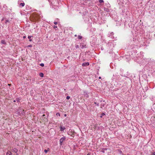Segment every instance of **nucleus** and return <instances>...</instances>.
<instances>
[{
	"mask_svg": "<svg viewBox=\"0 0 155 155\" xmlns=\"http://www.w3.org/2000/svg\"><path fill=\"white\" fill-rule=\"evenodd\" d=\"M66 139V138L65 137H64L60 139V145H62V143Z\"/></svg>",
	"mask_w": 155,
	"mask_h": 155,
	"instance_id": "nucleus-1",
	"label": "nucleus"
},
{
	"mask_svg": "<svg viewBox=\"0 0 155 155\" xmlns=\"http://www.w3.org/2000/svg\"><path fill=\"white\" fill-rule=\"evenodd\" d=\"M89 62H84L82 64V65L83 66H87L89 65Z\"/></svg>",
	"mask_w": 155,
	"mask_h": 155,
	"instance_id": "nucleus-2",
	"label": "nucleus"
},
{
	"mask_svg": "<svg viewBox=\"0 0 155 155\" xmlns=\"http://www.w3.org/2000/svg\"><path fill=\"white\" fill-rule=\"evenodd\" d=\"M60 130L61 131H63L65 129V128L64 127H63L62 126H60Z\"/></svg>",
	"mask_w": 155,
	"mask_h": 155,
	"instance_id": "nucleus-3",
	"label": "nucleus"
},
{
	"mask_svg": "<svg viewBox=\"0 0 155 155\" xmlns=\"http://www.w3.org/2000/svg\"><path fill=\"white\" fill-rule=\"evenodd\" d=\"M107 150V149L105 148H103V149H102L101 150V152L103 153H104L105 152V150Z\"/></svg>",
	"mask_w": 155,
	"mask_h": 155,
	"instance_id": "nucleus-4",
	"label": "nucleus"
},
{
	"mask_svg": "<svg viewBox=\"0 0 155 155\" xmlns=\"http://www.w3.org/2000/svg\"><path fill=\"white\" fill-rule=\"evenodd\" d=\"M1 43L3 44H4V45H5L6 44V43L5 41L4 40H1Z\"/></svg>",
	"mask_w": 155,
	"mask_h": 155,
	"instance_id": "nucleus-5",
	"label": "nucleus"
},
{
	"mask_svg": "<svg viewBox=\"0 0 155 155\" xmlns=\"http://www.w3.org/2000/svg\"><path fill=\"white\" fill-rule=\"evenodd\" d=\"M87 47L86 45H82L81 46V48L83 49L84 48H86Z\"/></svg>",
	"mask_w": 155,
	"mask_h": 155,
	"instance_id": "nucleus-6",
	"label": "nucleus"
},
{
	"mask_svg": "<svg viewBox=\"0 0 155 155\" xmlns=\"http://www.w3.org/2000/svg\"><path fill=\"white\" fill-rule=\"evenodd\" d=\"M39 76L41 78L44 77V74L42 73H39Z\"/></svg>",
	"mask_w": 155,
	"mask_h": 155,
	"instance_id": "nucleus-7",
	"label": "nucleus"
},
{
	"mask_svg": "<svg viewBox=\"0 0 155 155\" xmlns=\"http://www.w3.org/2000/svg\"><path fill=\"white\" fill-rule=\"evenodd\" d=\"M31 37H32V36H28V38L29 39V41H32V39H31Z\"/></svg>",
	"mask_w": 155,
	"mask_h": 155,
	"instance_id": "nucleus-8",
	"label": "nucleus"
},
{
	"mask_svg": "<svg viewBox=\"0 0 155 155\" xmlns=\"http://www.w3.org/2000/svg\"><path fill=\"white\" fill-rule=\"evenodd\" d=\"M11 153L10 151H8L6 153V155H11Z\"/></svg>",
	"mask_w": 155,
	"mask_h": 155,
	"instance_id": "nucleus-9",
	"label": "nucleus"
},
{
	"mask_svg": "<svg viewBox=\"0 0 155 155\" xmlns=\"http://www.w3.org/2000/svg\"><path fill=\"white\" fill-rule=\"evenodd\" d=\"M25 5V4L24 3H22L20 4V6L23 7Z\"/></svg>",
	"mask_w": 155,
	"mask_h": 155,
	"instance_id": "nucleus-10",
	"label": "nucleus"
},
{
	"mask_svg": "<svg viewBox=\"0 0 155 155\" xmlns=\"http://www.w3.org/2000/svg\"><path fill=\"white\" fill-rule=\"evenodd\" d=\"M45 114H44L42 115V117H44L45 119V121L47 120V118H45Z\"/></svg>",
	"mask_w": 155,
	"mask_h": 155,
	"instance_id": "nucleus-11",
	"label": "nucleus"
},
{
	"mask_svg": "<svg viewBox=\"0 0 155 155\" xmlns=\"http://www.w3.org/2000/svg\"><path fill=\"white\" fill-rule=\"evenodd\" d=\"M16 101L18 103L20 102V99L19 98H16Z\"/></svg>",
	"mask_w": 155,
	"mask_h": 155,
	"instance_id": "nucleus-12",
	"label": "nucleus"
},
{
	"mask_svg": "<svg viewBox=\"0 0 155 155\" xmlns=\"http://www.w3.org/2000/svg\"><path fill=\"white\" fill-rule=\"evenodd\" d=\"M105 115V114L104 113H102L101 114V115L100 116V117L101 118H102L103 117V116H104Z\"/></svg>",
	"mask_w": 155,
	"mask_h": 155,
	"instance_id": "nucleus-13",
	"label": "nucleus"
},
{
	"mask_svg": "<svg viewBox=\"0 0 155 155\" xmlns=\"http://www.w3.org/2000/svg\"><path fill=\"white\" fill-rule=\"evenodd\" d=\"M78 39H81L82 38V37L80 35H78Z\"/></svg>",
	"mask_w": 155,
	"mask_h": 155,
	"instance_id": "nucleus-14",
	"label": "nucleus"
},
{
	"mask_svg": "<svg viewBox=\"0 0 155 155\" xmlns=\"http://www.w3.org/2000/svg\"><path fill=\"white\" fill-rule=\"evenodd\" d=\"M13 151L15 152V153H16L17 151V150L16 148H14L13 149Z\"/></svg>",
	"mask_w": 155,
	"mask_h": 155,
	"instance_id": "nucleus-15",
	"label": "nucleus"
},
{
	"mask_svg": "<svg viewBox=\"0 0 155 155\" xmlns=\"http://www.w3.org/2000/svg\"><path fill=\"white\" fill-rule=\"evenodd\" d=\"M116 76H115V75H114L113 76V77H112V80H114L115 79V78L116 77Z\"/></svg>",
	"mask_w": 155,
	"mask_h": 155,
	"instance_id": "nucleus-16",
	"label": "nucleus"
},
{
	"mask_svg": "<svg viewBox=\"0 0 155 155\" xmlns=\"http://www.w3.org/2000/svg\"><path fill=\"white\" fill-rule=\"evenodd\" d=\"M40 65L41 67H43L44 66V64L43 63H41L40 64Z\"/></svg>",
	"mask_w": 155,
	"mask_h": 155,
	"instance_id": "nucleus-17",
	"label": "nucleus"
},
{
	"mask_svg": "<svg viewBox=\"0 0 155 155\" xmlns=\"http://www.w3.org/2000/svg\"><path fill=\"white\" fill-rule=\"evenodd\" d=\"M75 48H79V45H75Z\"/></svg>",
	"mask_w": 155,
	"mask_h": 155,
	"instance_id": "nucleus-18",
	"label": "nucleus"
},
{
	"mask_svg": "<svg viewBox=\"0 0 155 155\" xmlns=\"http://www.w3.org/2000/svg\"><path fill=\"white\" fill-rule=\"evenodd\" d=\"M9 22V21L8 20H6L5 23V24H6L7 22Z\"/></svg>",
	"mask_w": 155,
	"mask_h": 155,
	"instance_id": "nucleus-19",
	"label": "nucleus"
},
{
	"mask_svg": "<svg viewBox=\"0 0 155 155\" xmlns=\"http://www.w3.org/2000/svg\"><path fill=\"white\" fill-rule=\"evenodd\" d=\"M99 2L100 3H102L104 2V1L103 0H99Z\"/></svg>",
	"mask_w": 155,
	"mask_h": 155,
	"instance_id": "nucleus-20",
	"label": "nucleus"
},
{
	"mask_svg": "<svg viewBox=\"0 0 155 155\" xmlns=\"http://www.w3.org/2000/svg\"><path fill=\"white\" fill-rule=\"evenodd\" d=\"M56 115L57 116H60V114L59 113H56Z\"/></svg>",
	"mask_w": 155,
	"mask_h": 155,
	"instance_id": "nucleus-21",
	"label": "nucleus"
},
{
	"mask_svg": "<svg viewBox=\"0 0 155 155\" xmlns=\"http://www.w3.org/2000/svg\"><path fill=\"white\" fill-rule=\"evenodd\" d=\"M70 98V97L69 96H67L66 97V99L67 100H69Z\"/></svg>",
	"mask_w": 155,
	"mask_h": 155,
	"instance_id": "nucleus-22",
	"label": "nucleus"
},
{
	"mask_svg": "<svg viewBox=\"0 0 155 155\" xmlns=\"http://www.w3.org/2000/svg\"><path fill=\"white\" fill-rule=\"evenodd\" d=\"M48 150H46V149L45 150H44V152L45 153H47L48 152Z\"/></svg>",
	"mask_w": 155,
	"mask_h": 155,
	"instance_id": "nucleus-23",
	"label": "nucleus"
},
{
	"mask_svg": "<svg viewBox=\"0 0 155 155\" xmlns=\"http://www.w3.org/2000/svg\"><path fill=\"white\" fill-rule=\"evenodd\" d=\"M32 47V45H28L27 47Z\"/></svg>",
	"mask_w": 155,
	"mask_h": 155,
	"instance_id": "nucleus-24",
	"label": "nucleus"
},
{
	"mask_svg": "<svg viewBox=\"0 0 155 155\" xmlns=\"http://www.w3.org/2000/svg\"><path fill=\"white\" fill-rule=\"evenodd\" d=\"M54 23L55 25H56L58 24V22H54Z\"/></svg>",
	"mask_w": 155,
	"mask_h": 155,
	"instance_id": "nucleus-25",
	"label": "nucleus"
},
{
	"mask_svg": "<svg viewBox=\"0 0 155 155\" xmlns=\"http://www.w3.org/2000/svg\"><path fill=\"white\" fill-rule=\"evenodd\" d=\"M57 28V26L54 25V28Z\"/></svg>",
	"mask_w": 155,
	"mask_h": 155,
	"instance_id": "nucleus-26",
	"label": "nucleus"
},
{
	"mask_svg": "<svg viewBox=\"0 0 155 155\" xmlns=\"http://www.w3.org/2000/svg\"><path fill=\"white\" fill-rule=\"evenodd\" d=\"M152 154L153 155H155V152H153Z\"/></svg>",
	"mask_w": 155,
	"mask_h": 155,
	"instance_id": "nucleus-27",
	"label": "nucleus"
},
{
	"mask_svg": "<svg viewBox=\"0 0 155 155\" xmlns=\"http://www.w3.org/2000/svg\"><path fill=\"white\" fill-rule=\"evenodd\" d=\"M106 11H107V12H108V9H107V8H106Z\"/></svg>",
	"mask_w": 155,
	"mask_h": 155,
	"instance_id": "nucleus-28",
	"label": "nucleus"
},
{
	"mask_svg": "<svg viewBox=\"0 0 155 155\" xmlns=\"http://www.w3.org/2000/svg\"><path fill=\"white\" fill-rule=\"evenodd\" d=\"M97 105L98 106H99V103H98V104H97Z\"/></svg>",
	"mask_w": 155,
	"mask_h": 155,
	"instance_id": "nucleus-29",
	"label": "nucleus"
},
{
	"mask_svg": "<svg viewBox=\"0 0 155 155\" xmlns=\"http://www.w3.org/2000/svg\"><path fill=\"white\" fill-rule=\"evenodd\" d=\"M23 38H26V36H24L23 37Z\"/></svg>",
	"mask_w": 155,
	"mask_h": 155,
	"instance_id": "nucleus-30",
	"label": "nucleus"
},
{
	"mask_svg": "<svg viewBox=\"0 0 155 155\" xmlns=\"http://www.w3.org/2000/svg\"><path fill=\"white\" fill-rule=\"evenodd\" d=\"M16 100H14V101H13V102H16Z\"/></svg>",
	"mask_w": 155,
	"mask_h": 155,
	"instance_id": "nucleus-31",
	"label": "nucleus"
},
{
	"mask_svg": "<svg viewBox=\"0 0 155 155\" xmlns=\"http://www.w3.org/2000/svg\"><path fill=\"white\" fill-rule=\"evenodd\" d=\"M101 77H99V79H101Z\"/></svg>",
	"mask_w": 155,
	"mask_h": 155,
	"instance_id": "nucleus-32",
	"label": "nucleus"
},
{
	"mask_svg": "<svg viewBox=\"0 0 155 155\" xmlns=\"http://www.w3.org/2000/svg\"><path fill=\"white\" fill-rule=\"evenodd\" d=\"M94 103L95 104H97V103L96 102H94Z\"/></svg>",
	"mask_w": 155,
	"mask_h": 155,
	"instance_id": "nucleus-33",
	"label": "nucleus"
},
{
	"mask_svg": "<svg viewBox=\"0 0 155 155\" xmlns=\"http://www.w3.org/2000/svg\"><path fill=\"white\" fill-rule=\"evenodd\" d=\"M87 155H90V154L89 153H88Z\"/></svg>",
	"mask_w": 155,
	"mask_h": 155,
	"instance_id": "nucleus-34",
	"label": "nucleus"
},
{
	"mask_svg": "<svg viewBox=\"0 0 155 155\" xmlns=\"http://www.w3.org/2000/svg\"><path fill=\"white\" fill-rule=\"evenodd\" d=\"M64 116H65V117L66 116V114H64Z\"/></svg>",
	"mask_w": 155,
	"mask_h": 155,
	"instance_id": "nucleus-35",
	"label": "nucleus"
},
{
	"mask_svg": "<svg viewBox=\"0 0 155 155\" xmlns=\"http://www.w3.org/2000/svg\"><path fill=\"white\" fill-rule=\"evenodd\" d=\"M8 85L9 86H10L11 85V84H8Z\"/></svg>",
	"mask_w": 155,
	"mask_h": 155,
	"instance_id": "nucleus-36",
	"label": "nucleus"
},
{
	"mask_svg": "<svg viewBox=\"0 0 155 155\" xmlns=\"http://www.w3.org/2000/svg\"><path fill=\"white\" fill-rule=\"evenodd\" d=\"M74 36H75V37L77 36V35H74Z\"/></svg>",
	"mask_w": 155,
	"mask_h": 155,
	"instance_id": "nucleus-37",
	"label": "nucleus"
},
{
	"mask_svg": "<svg viewBox=\"0 0 155 155\" xmlns=\"http://www.w3.org/2000/svg\"><path fill=\"white\" fill-rule=\"evenodd\" d=\"M48 150H49V148H48Z\"/></svg>",
	"mask_w": 155,
	"mask_h": 155,
	"instance_id": "nucleus-38",
	"label": "nucleus"
},
{
	"mask_svg": "<svg viewBox=\"0 0 155 155\" xmlns=\"http://www.w3.org/2000/svg\"><path fill=\"white\" fill-rule=\"evenodd\" d=\"M102 106H104V104L103 105H102Z\"/></svg>",
	"mask_w": 155,
	"mask_h": 155,
	"instance_id": "nucleus-39",
	"label": "nucleus"
},
{
	"mask_svg": "<svg viewBox=\"0 0 155 155\" xmlns=\"http://www.w3.org/2000/svg\"><path fill=\"white\" fill-rule=\"evenodd\" d=\"M102 106H104V104L103 105H102Z\"/></svg>",
	"mask_w": 155,
	"mask_h": 155,
	"instance_id": "nucleus-40",
	"label": "nucleus"
},
{
	"mask_svg": "<svg viewBox=\"0 0 155 155\" xmlns=\"http://www.w3.org/2000/svg\"><path fill=\"white\" fill-rule=\"evenodd\" d=\"M16 155H18V154H17Z\"/></svg>",
	"mask_w": 155,
	"mask_h": 155,
	"instance_id": "nucleus-41",
	"label": "nucleus"
}]
</instances>
